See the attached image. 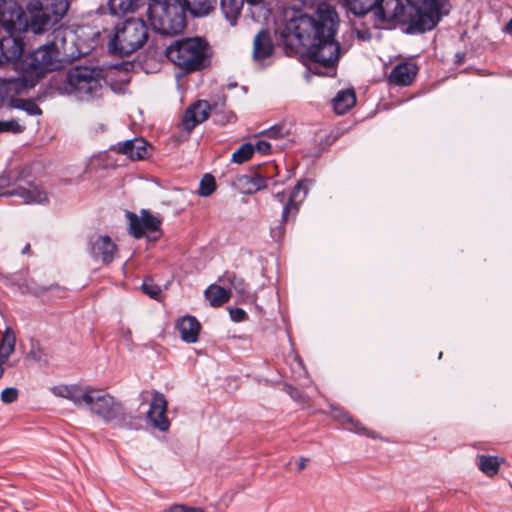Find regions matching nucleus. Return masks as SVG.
Masks as SVG:
<instances>
[{"label":"nucleus","instance_id":"f257e3e1","mask_svg":"<svg viewBox=\"0 0 512 512\" xmlns=\"http://www.w3.org/2000/svg\"><path fill=\"white\" fill-rule=\"evenodd\" d=\"M304 7L316 9V16L301 10L285 15L280 36L291 49L306 48L305 56L310 71L317 75L333 76L340 56V45L334 37L338 15L326 0H298Z\"/></svg>","mask_w":512,"mask_h":512},{"label":"nucleus","instance_id":"f03ea898","mask_svg":"<svg viewBox=\"0 0 512 512\" xmlns=\"http://www.w3.org/2000/svg\"><path fill=\"white\" fill-rule=\"evenodd\" d=\"M350 11L358 16L371 10L383 21L402 25L407 34H421L436 27L443 15L446 0H345Z\"/></svg>","mask_w":512,"mask_h":512},{"label":"nucleus","instance_id":"7ed1b4c3","mask_svg":"<svg viewBox=\"0 0 512 512\" xmlns=\"http://www.w3.org/2000/svg\"><path fill=\"white\" fill-rule=\"evenodd\" d=\"M216 0H150L147 16L152 29L162 35H177L186 27V11L193 17L208 15Z\"/></svg>","mask_w":512,"mask_h":512},{"label":"nucleus","instance_id":"20e7f679","mask_svg":"<svg viewBox=\"0 0 512 512\" xmlns=\"http://www.w3.org/2000/svg\"><path fill=\"white\" fill-rule=\"evenodd\" d=\"M56 397L67 399L79 408H87L89 411L106 422L125 421L123 405L108 393H103L90 386L78 384H60L51 388Z\"/></svg>","mask_w":512,"mask_h":512},{"label":"nucleus","instance_id":"39448f33","mask_svg":"<svg viewBox=\"0 0 512 512\" xmlns=\"http://www.w3.org/2000/svg\"><path fill=\"white\" fill-rule=\"evenodd\" d=\"M58 89L82 102H94L109 92L103 70L95 66L69 68Z\"/></svg>","mask_w":512,"mask_h":512},{"label":"nucleus","instance_id":"423d86ee","mask_svg":"<svg viewBox=\"0 0 512 512\" xmlns=\"http://www.w3.org/2000/svg\"><path fill=\"white\" fill-rule=\"evenodd\" d=\"M166 56L183 72L193 73L210 65L211 48L201 37L185 38L168 46Z\"/></svg>","mask_w":512,"mask_h":512},{"label":"nucleus","instance_id":"0eeeda50","mask_svg":"<svg viewBox=\"0 0 512 512\" xmlns=\"http://www.w3.org/2000/svg\"><path fill=\"white\" fill-rule=\"evenodd\" d=\"M148 38V28L142 19H128L115 27L108 43L114 55L127 56L141 48Z\"/></svg>","mask_w":512,"mask_h":512},{"label":"nucleus","instance_id":"6e6552de","mask_svg":"<svg viewBox=\"0 0 512 512\" xmlns=\"http://www.w3.org/2000/svg\"><path fill=\"white\" fill-rule=\"evenodd\" d=\"M69 4L67 0H32L27 9L30 14L31 29L42 33L58 24L66 15Z\"/></svg>","mask_w":512,"mask_h":512},{"label":"nucleus","instance_id":"1a4fd4ad","mask_svg":"<svg viewBox=\"0 0 512 512\" xmlns=\"http://www.w3.org/2000/svg\"><path fill=\"white\" fill-rule=\"evenodd\" d=\"M63 56L58 44L55 41H49L24 56L22 69L26 73L39 77L46 72L58 69Z\"/></svg>","mask_w":512,"mask_h":512},{"label":"nucleus","instance_id":"9d476101","mask_svg":"<svg viewBox=\"0 0 512 512\" xmlns=\"http://www.w3.org/2000/svg\"><path fill=\"white\" fill-rule=\"evenodd\" d=\"M23 171L10 169L0 175V196H18L25 204H42L47 201V193L29 183V187L20 185Z\"/></svg>","mask_w":512,"mask_h":512},{"label":"nucleus","instance_id":"9b49d317","mask_svg":"<svg viewBox=\"0 0 512 512\" xmlns=\"http://www.w3.org/2000/svg\"><path fill=\"white\" fill-rule=\"evenodd\" d=\"M125 216L128 220V232L136 239L142 238L146 233L160 232L161 219L146 209H142L140 215L126 211Z\"/></svg>","mask_w":512,"mask_h":512},{"label":"nucleus","instance_id":"f8f14e48","mask_svg":"<svg viewBox=\"0 0 512 512\" xmlns=\"http://www.w3.org/2000/svg\"><path fill=\"white\" fill-rule=\"evenodd\" d=\"M0 25L9 34L22 31L26 26V17L22 7L13 0H1Z\"/></svg>","mask_w":512,"mask_h":512},{"label":"nucleus","instance_id":"ddd939ff","mask_svg":"<svg viewBox=\"0 0 512 512\" xmlns=\"http://www.w3.org/2000/svg\"><path fill=\"white\" fill-rule=\"evenodd\" d=\"M90 255L94 260L103 264H110L117 255V246L107 235H96L89 241Z\"/></svg>","mask_w":512,"mask_h":512},{"label":"nucleus","instance_id":"4468645a","mask_svg":"<svg viewBox=\"0 0 512 512\" xmlns=\"http://www.w3.org/2000/svg\"><path fill=\"white\" fill-rule=\"evenodd\" d=\"M217 106V104L211 106L206 100H199L192 104L187 108L182 120L184 130L188 132L193 130L198 124L208 119L209 115L217 109Z\"/></svg>","mask_w":512,"mask_h":512},{"label":"nucleus","instance_id":"2eb2a0df","mask_svg":"<svg viewBox=\"0 0 512 512\" xmlns=\"http://www.w3.org/2000/svg\"><path fill=\"white\" fill-rule=\"evenodd\" d=\"M167 401L164 395L160 392H154L153 398L150 403L147 418L152 425L160 431H167L170 427V422L166 417Z\"/></svg>","mask_w":512,"mask_h":512},{"label":"nucleus","instance_id":"dca6fc26","mask_svg":"<svg viewBox=\"0 0 512 512\" xmlns=\"http://www.w3.org/2000/svg\"><path fill=\"white\" fill-rule=\"evenodd\" d=\"M418 74V66L414 62L404 61L391 70L388 81L390 84L405 87L409 86Z\"/></svg>","mask_w":512,"mask_h":512},{"label":"nucleus","instance_id":"f3484780","mask_svg":"<svg viewBox=\"0 0 512 512\" xmlns=\"http://www.w3.org/2000/svg\"><path fill=\"white\" fill-rule=\"evenodd\" d=\"M23 53V42L13 34L0 39V64L15 63Z\"/></svg>","mask_w":512,"mask_h":512},{"label":"nucleus","instance_id":"a211bd4d","mask_svg":"<svg viewBox=\"0 0 512 512\" xmlns=\"http://www.w3.org/2000/svg\"><path fill=\"white\" fill-rule=\"evenodd\" d=\"M113 149L132 160H143L149 156L148 143L143 138H134L123 143H117Z\"/></svg>","mask_w":512,"mask_h":512},{"label":"nucleus","instance_id":"6ab92c4d","mask_svg":"<svg viewBox=\"0 0 512 512\" xmlns=\"http://www.w3.org/2000/svg\"><path fill=\"white\" fill-rule=\"evenodd\" d=\"M274 52V45L270 33L262 29L260 30L253 41L252 58L256 63H262L267 58L271 57Z\"/></svg>","mask_w":512,"mask_h":512},{"label":"nucleus","instance_id":"aec40b11","mask_svg":"<svg viewBox=\"0 0 512 512\" xmlns=\"http://www.w3.org/2000/svg\"><path fill=\"white\" fill-rule=\"evenodd\" d=\"M307 194V188L303 181H299L289 195L282 212V223H286L290 216L295 217L299 211V204Z\"/></svg>","mask_w":512,"mask_h":512},{"label":"nucleus","instance_id":"412c9836","mask_svg":"<svg viewBox=\"0 0 512 512\" xmlns=\"http://www.w3.org/2000/svg\"><path fill=\"white\" fill-rule=\"evenodd\" d=\"M28 88V82L23 77H0V97L13 100L17 95L23 94Z\"/></svg>","mask_w":512,"mask_h":512},{"label":"nucleus","instance_id":"4be33fe9","mask_svg":"<svg viewBox=\"0 0 512 512\" xmlns=\"http://www.w3.org/2000/svg\"><path fill=\"white\" fill-rule=\"evenodd\" d=\"M181 339L186 343H195L198 340L201 325L193 316H184L177 322Z\"/></svg>","mask_w":512,"mask_h":512},{"label":"nucleus","instance_id":"5701e85b","mask_svg":"<svg viewBox=\"0 0 512 512\" xmlns=\"http://www.w3.org/2000/svg\"><path fill=\"white\" fill-rule=\"evenodd\" d=\"M16 345V336L11 328H6L1 344H0V379L4 374V369L2 365L9 359L10 355H12L15 351Z\"/></svg>","mask_w":512,"mask_h":512},{"label":"nucleus","instance_id":"b1692460","mask_svg":"<svg viewBox=\"0 0 512 512\" xmlns=\"http://www.w3.org/2000/svg\"><path fill=\"white\" fill-rule=\"evenodd\" d=\"M356 103V96L353 89L339 91L333 98L334 111L339 114H345Z\"/></svg>","mask_w":512,"mask_h":512},{"label":"nucleus","instance_id":"393cba45","mask_svg":"<svg viewBox=\"0 0 512 512\" xmlns=\"http://www.w3.org/2000/svg\"><path fill=\"white\" fill-rule=\"evenodd\" d=\"M205 297L212 307H220L229 301L231 292L221 286L212 284L205 290Z\"/></svg>","mask_w":512,"mask_h":512},{"label":"nucleus","instance_id":"a878e982","mask_svg":"<svg viewBox=\"0 0 512 512\" xmlns=\"http://www.w3.org/2000/svg\"><path fill=\"white\" fill-rule=\"evenodd\" d=\"M244 0H221L220 5L225 18L231 25H235L241 14Z\"/></svg>","mask_w":512,"mask_h":512},{"label":"nucleus","instance_id":"bb28decb","mask_svg":"<svg viewBox=\"0 0 512 512\" xmlns=\"http://www.w3.org/2000/svg\"><path fill=\"white\" fill-rule=\"evenodd\" d=\"M222 280L224 282L229 283L234 288V290L241 296V298L244 299L245 301L253 302L255 300V296L250 295L247 292L245 281L242 278L238 277L235 273L226 272L223 275Z\"/></svg>","mask_w":512,"mask_h":512},{"label":"nucleus","instance_id":"cd10ccee","mask_svg":"<svg viewBox=\"0 0 512 512\" xmlns=\"http://www.w3.org/2000/svg\"><path fill=\"white\" fill-rule=\"evenodd\" d=\"M503 460L497 456L479 455L477 457L478 468L487 476L492 477L498 473Z\"/></svg>","mask_w":512,"mask_h":512},{"label":"nucleus","instance_id":"c85d7f7f","mask_svg":"<svg viewBox=\"0 0 512 512\" xmlns=\"http://www.w3.org/2000/svg\"><path fill=\"white\" fill-rule=\"evenodd\" d=\"M139 0H109L108 6L111 14L116 16H124L134 12Z\"/></svg>","mask_w":512,"mask_h":512},{"label":"nucleus","instance_id":"c756f323","mask_svg":"<svg viewBox=\"0 0 512 512\" xmlns=\"http://www.w3.org/2000/svg\"><path fill=\"white\" fill-rule=\"evenodd\" d=\"M254 154V147L252 144L246 143L241 145L232 155V161L237 164H242L251 159Z\"/></svg>","mask_w":512,"mask_h":512},{"label":"nucleus","instance_id":"7c9ffc66","mask_svg":"<svg viewBox=\"0 0 512 512\" xmlns=\"http://www.w3.org/2000/svg\"><path fill=\"white\" fill-rule=\"evenodd\" d=\"M216 190V181L211 174H205L199 184L198 194L202 197L210 196Z\"/></svg>","mask_w":512,"mask_h":512},{"label":"nucleus","instance_id":"2f4dec72","mask_svg":"<svg viewBox=\"0 0 512 512\" xmlns=\"http://www.w3.org/2000/svg\"><path fill=\"white\" fill-rule=\"evenodd\" d=\"M25 127L21 125L17 120H0V133H21Z\"/></svg>","mask_w":512,"mask_h":512},{"label":"nucleus","instance_id":"473e14b6","mask_svg":"<svg viewBox=\"0 0 512 512\" xmlns=\"http://www.w3.org/2000/svg\"><path fill=\"white\" fill-rule=\"evenodd\" d=\"M142 291L152 299H158L161 294L159 286L153 284L150 280H145L143 282Z\"/></svg>","mask_w":512,"mask_h":512},{"label":"nucleus","instance_id":"72a5a7b5","mask_svg":"<svg viewBox=\"0 0 512 512\" xmlns=\"http://www.w3.org/2000/svg\"><path fill=\"white\" fill-rule=\"evenodd\" d=\"M17 107L32 116L40 115L42 113L40 107L31 100H21V105H18Z\"/></svg>","mask_w":512,"mask_h":512},{"label":"nucleus","instance_id":"f704fd0d","mask_svg":"<svg viewBox=\"0 0 512 512\" xmlns=\"http://www.w3.org/2000/svg\"><path fill=\"white\" fill-rule=\"evenodd\" d=\"M264 135H266L268 138L272 139H278L283 138L285 135L288 134V130L285 128L284 125H275L265 132H263Z\"/></svg>","mask_w":512,"mask_h":512},{"label":"nucleus","instance_id":"c9c22d12","mask_svg":"<svg viewBox=\"0 0 512 512\" xmlns=\"http://www.w3.org/2000/svg\"><path fill=\"white\" fill-rule=\"evenodd\" d=\"M43 355L44 353L39 342L32 339L30 342V351L28 353V356L34 361L39 362L42 361Z\"/></svg>","mask_w":512,"mask_h":512},{"label":"nucleus","instance_id":"e433bc0d","mask_svg":"<svg viewBox=\"0 0 512 512\" xmlns=\"http://www.w3.org/2000/svg\"><path fill=\"white\" fill-rule=\"evenodd\" d=\"M18 398V390L14 387L5 388L1 392V400L3 403L9 404L16 401Z\"/></svg>","mask_w":512,"mask_h":512},{"label":"nucleus","instance_id":"4c0bfd02","mask_svg":"<svg viewBox=\"0 0 512 512\" xmlns=\"http://www.w3.org/2000/svg\"><path fill=\"white\" fill-rule=\"evenodd\" d=\"M344 421L345 422H348V423H351L352 425H354L355 427V431L356 432H359V433H363L371 438H376V435L374 432H371L369 430H367L365 427H363L359 422L357 421H354L350 416L348 415H345L344 416Z\"/></svg>","mask_w":512,"mask_h":512},{"label":"nucleus","instance_id":"58836bf2","mask_svg":"<svg viewBox=\"0 0 512 512\" xmlns=\"http://www.w3.org/2000/svg\"><path fill=\"white\" fill-rule=\"evenodd\" d=\"M285 391L291 396V398H293L295 401L299 402V403H304L306 402V399H305V395L303 393H301L297 388L291 386V385H286L285 386Z\"/></svg>","mask_w":512,"mask_h":512},{"label":"nucleus","instance_id":"ea45409f","mask_svg":"<svg viewBox=\"0 0 512 512\" xmlns=\"http://www.w3.org/2000/svg\"><path fill=\"white\" fill-rule=\"evenodd\" d=\"M250 183L254 187V191H259L267 187L266 178L259 174L251 177Z\"/></svg>","mask_w":512,"mask_h":512},{"label":"nucleus","instance_id":"a19ab883","mask_svg":"<svg viewBox=\"0 0 512 512\" xmlns=\"http://www.w3.org/2000/svg\"><path fill=\"white\" fill-rule=\"evenodd\" d=\"M229 314L231 319L235 322H241L247 318V313L242 308H232Z\"/></svg>","mask_w":512,"mask_h":512},{"label":"nucleus","instance_id":"79ce46f5","mask_svg":"<svg viewBox=\"0 0 512 512\" xmlns=\"http://www.w3.org/2000/svg\"><path fill=\"white\" fill-rule=\"evenodd\" d=\"M254 151H257L260 154H269L271 151V144L265 140H259L255 144Z\"/></svg>","mask_w":512,"mask_h":512},{"label":"nucleus","instance_id":"37998d69","mask_svg":"<svg viewBox=\"0 0 512 512\" xmlns=\"http://www.w3.org/2000/svg\"><path fill=\"white\" fill-rule=\"evenodd\" d=\"M167 512H204L202 508L186 507L184 505H175Z\"/></svg>","mask_w":512,"mask_h":512},{"label":"nucleus","instance_id":"c03bdc74","mask_svg":"<svg viewBox=\"0 0 512 512\" xmlns=\"http://www.w3.org/2000/svg\"><path fill=\"white\" fill-rule=\"evenodd\" d=\"M271 234L273 238L280 239L283 235V228L281 226L274 228L272 229Z\"/></svg>","mask_w":512,"mask_h":512},{"label":"nucleus","instance_id":"a18cd8bd","mask_svg":"<svg viewBox=\"0 0 512 512\" xmlns=\"http://www.w3.org/2000/svg\"><path fill=\"white\" fill-rule=\"evenodd\" d=\"M308 461H309L308 458H304V457L300 458L299 462H298V469L303 470L307 466Z\"/></svg>","mask_w":512,"mask_h":512},{"label":"nucleus","instance_id":"49530a36","mask_svg":"<svg viewBox=\"0 0 512 512\" xmlns=\"http://www.w3.org/2000/svg\"><path fill=\"white\" fill-rule=\"evenodd\" d=\"M503 31L512 36V18L506 23Z\"/></svg>","mask_w":512,"mask_h":512},{"label":"nucleus","instance_id":"de8ad7c7","mask_svg":"<svg viewBox=\"0 0 512 512\" xmlns=\"http://www.w3.org/2000/svg\"><path fill=\"white\" fill-rule=\"evenodd\" d=\"M275 198L280 202V203H283L285 201V198H286V195L284 192H278L276 195H275Z\"/></svg>","mask_w":512,"mask_h":512},{"label":"nucleus","instance_id":"09e8293b","mask_svg":"<svg viewBox=\"0 0 512 512\" xmlns=\"http://www.w3.org/2000/svg\"><path fill=\"white\" fill-rule=\"evenodd\" d=\"M234 118H235L234 114L229 113V114L226 116V120H225V121L220 120V119H216L215 121H216V122L225 123V122H231Z\"/></svg>","mask_w":512,"mask_h":512},{"label":"nucleus","instance_id":"8fccbe9b","mask_svg":"<svg viewBox=\"0 0 512 512\" xmlns=\"http://www.w3.org/2000/svg\"><path fill=\"white\" fill-rule=\"evenodd\" d=\"M456 57H457V62L459 64L463 63L464 60H465V55L463 53H457L456 54Z\"/></svg>","mask_w":512,"mask_h":512},{"label":"nucleus","instance_id":"3c124183","mask_svg":"<svg viewBox=\"0 0 512 512\" xmlns=\"http://www.w3.org/2000/svg\"><path fill=\"white\" fill-rule=\"evenodd\" d=\"M29 251H30V245H29V244H27V245L23 248L22 253H23V254H27V253H29Z\"/></svg>","mask_w":512,"mask_h":512}]
</instances>
